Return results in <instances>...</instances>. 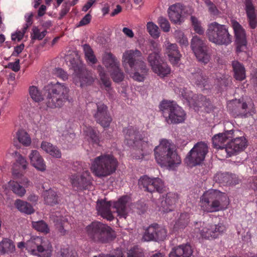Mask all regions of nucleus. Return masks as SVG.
Masks as SVG:
<instances>
[{
    "instance_id": "obj_29",
    "label": "nucleus",
    "mask_w": 257,
    "mask_h": 257,
    "mask_svg": "<svg viewBox=\"0 0 257 257\" xmlns=\"http://www.w3.org/2000/svg\"><path fill=\"white\" fill-rule=\"evenodd\" d=\"M190 79L198 87H204L209 84L208 77L200 69H198L195 72L192 73L190 76Z\"/></svg>"
},
{
    "instance_id": "obj_34",
    "label": "nucleus",
    "mask_w": 257,
    "mask_h": 257,
    "mask_svg": "<svg viewBox=\"0 0 257 257\" xmlns=\"http://www.w3.org/2000/svg\"><path fill=\"white\" fill-rule=\"evenodd\" d=\"M177 200V196L174 193H168L165 199L162 202V211L169 212L174 210Z\"/></svg>"
},
{
    "instance_id": "obj_37",
    "label": "nucleus",
    "mask_w": 257,
    "mask_h": 257,
    "mask_svg": "<svg viewBox=\"0 0 257 257\" xmlns=\"http://www.w3.org/2000/svg\"><path fill=\"white\" fill-rule=\"evenodd\" d=\"M42 149L47 153L56 158H60L61 153L56 146L47 142H43L41 146Z\"/></svg>"
},
{
    "instance_id": "obj_31",
    "label": "nucleus",
    "mask_w": 257,
    "mask_h": 257,
    "mask_svg": "<svg viewBox=\"0 0 257 257\" xmlns=\"http://www.w3.org/2000/svg\"><path fill=\"white\" fill-rule=\"evenodd\" d=\"M31 163L38 170L44 172L46 169V165L40 153L36 150H32L29 155Z\"/></svg>"
},
{
    "instance_id": "obj_8",
    "label": "nucleus",
    "mask_w": 257,
    "mask_h": 257,
    "mask_svg": "<svg viewBox=\"0 0 257 257\" xmlns=\"http://www.w3.org/2000/svg\"><path fill=\"white\" fill-rule=\"evenodd\" d=\"M18 247L20 248L26 247L31 254L38 257H50L51 255V245L50 243L47 245L42 238L38 236L32 238L26 243L19 242Z\"/></svg>"
},
{
    "instance_id": "obj_39",
    "label": "nucleus",
    "mask_w": 257,
    "mask_h": 257,
    "mask_svg": "<svg viewBox=\"0 0 257 257\" xmlns=\"http://www.w3.org/2000/svg\"><path fill=\"white\" fill-rule=\"evenodd\" d=\"M153 72L161 77H164L169 74L171 72V69L166 63L162 61L157 66L153 68Z\"/></svg>"
},
{
    "instance_id": "obj_21",
    "label": "nucleus",
    "mask_w": 257,
    "mask_h": 257,
    "mask_svg": "<svg viewBox=\"0 0 257 257\" xmlns=\"http://www.w3.org/2000/svg\"><path fill=\"white\" fill-rule=\"evenodd\" d=\"M75 73V81L80 83L81 87L90 85L94 82L92 73L85 68H79Z\"/></svg>"
},
{
    "instance_id": "obj_28",
    "label": "nucleus",
    "mask_w": 257,
    "mask_h": 257,
    "mask_svg": "<svg viewBox=\"0 0 257 257\" xmlns=\"http://www.w3.org/2000/svg\"><path fill=\"white\" fill-rule=\"evenodd\" d=\"M192 252L191 246L189 244H182L173 247L169 257H190Z\"/></svg>"
},
{
    "instance_id": "obj_26",
    "label": "nucleus",
    "mask_w": 257,
    "mask_h": 257,
    "mask_svg": "<svg viewBox=\"0 0 257 257\" xmlns=\"http://www.w3.org/2000/svg\"><path fill=\"white\" fill-rule=\"evenodd\" d=\"M130 198L127 195L120 197L117 201L113 202V207L116 209L118 216L120 218H126L127 216V205Z\"/></svg>"
},
{
    "instance_id": "obj_46",
    "label": "nucleus",
    "mask_w": 257,
    "mask_h": 257,
    "mask_svg": "<svg viewBox=\"0 0 257 257\" xmlns=\"http://www.w3.org/2000/svg\"><path fill=\"white\" fill-rule=\"evenodd\" d=\"M161 53H151L149 54L147 60L152 69L163 61Z\"/></svg>"
},
{
    "instance_id": "obj_60",
    "label": "nucleus",
    "mask_w": 257,
    "mask_h": 257,
    "mask_svg": "<svg viewBox=\"0 0 257 257\" xmlns=\"http://www.w3.org/2000/svg\"><path fill=\"white\" fill-rule=\"evenodd\" d=\"M54 74L58 77L63 80H67L68 78V74L62 69L57 68L54 70Z\"/></svg>"
},
{
    "instance_id": "obj_52",
    "label": "nucleus",
    "mask_w": 257,
    "mask_h": 257,
    "mask_svg": "<svg viewBox=\"0 0 257 257\" xmlns=\"http://www.w3.org/2000/svg\"><path fill=\"white\" fill-rule=\"evenodd\" d=\"M245 10L246 13L247 17H256L255 13V8L253 6L251 0L245 1Z\"/></svg>"
},
{
    "instance_id": "obj_56",
    "label": "nucleus",
    "mask_w": 257,
    "mask_h": 257,
    "mask_svg": "<svg viewBox=\"0 0 257 257\" xmlns=\"http://www.w3.org/2000/svg\"><path fill=\"white\" fill-rule=\"evenodd\" d=\"M191 21L194 31L198 34L201 35L204 33V30L201 26L200 22L194 16L191 17Z\"/></svg>"
},
{
    "instance_id": "obj_55",
    "label": "nucleus",
    "mask_w": 257,
    "mask_h": 257,
    "mask_svg": "<svg viewBox=\"0 0 257 257\" xmlns=\"http://www.w3.org/2000/svg\"><path fill=\"white\" fill-rule=\"evenodd\" d=\"M143 249L138 246H134L130 249L127 252V257H144Z\"/></svg>"
},
{
    "instance_id": "obj_41",
    "label": "nucleus",
    "mask_w": 257,
    "mask_h": 257,
    "mask_svg": "<svg viewBox=\"0 0 257 257\" xmlns=\"http://www.w3.org/2000/svg\"><path fill=\"white\" fill-rule=\"evenodd\" d=\"M15 206L21 212L30 214L34 212L32 206L29 203L20 199H17L15 202Z\"/></svg>"
},
{
    "instance_id": "obj_59",
    "label": "nucleus",
    "mask_w": 257,
    "mask_h": 257,
    "mask_svg": "<svg viewBox=\"0 0 257 257\" xmlns=\"http://www.w3.org/2000/svg\"><path fill=\"white\" fill-rule=\"evenodd\" d=\"M99 76L103 85L109 89L111 86V82L109 77L103 71L99 72Z\"/></svg>"
},
{
    "instance_id": "obj_35",
    "label": "nucleus",
    "mask_w": 257,
    "mask_h": 257,
    "mask_svg": "<svg viewBox=\"0 0 257 257\" xmlns=\"http://www.w3.org/2000/svg\"><path fill=\"white\" fill-rule=\"evenodd\" d=\"M139 63L140 66L133 68L136 71L133 74L132 77L135 80L142 82L144 80L149 69L145 62H141Z\"/></svg>"
},
{
    "instance_id": "obj_27",
    "label": "nucleus",
    "mask_w": 257,
    "mask_h": 257,
    "mask_svg": "<svg viewBox=\"0 0 257 257\" xmlns=\"http://www.w3.org/2000/svg\"><path fill=\"white\" fill-rule=\"evenodd\" d=\"M165 52L171 64L176 65L179 63L181 57V54L176 44H172L168 42L166 46Z\"/></svg>"
},
{
    "instance_id": "obj_17",
    "label": "nucleus",
    "mask_w": 257,
    "mask_h": 257,
    "mask_svg": "<svg viewBox=\"0 0 257 257\" xmlns=\"http://www.w3.org/2000/svg\"><path fill=\"white\" fill-rule=\"evenodd\" d=\"M167 236L166 229L159 226L158 224H154L150 225L146 230L143 238L145 241H150L152 240H163Z\"/></svg>"
},
{
    "instance_id": "obj_43",
    "label": "nucleus",
    "mask_w": 257,
    "mask_h": 257,
    "mask_svg": "<svg viewBox=\"0 0 257 257\" xmlns=\"http://www.w3.org/2000/svg\"><path fill=\"white\" fill-rule=\"evenodd\" d=\"M9 184L13 193L17 196L22 197L26 194L25 188L18 182L11 180L9 181Z\"/></svg>"
},
{
    "instance_id": "obj_40",
    "label": "nucleus",
    "mask_w": 257,
    "mask_h": 257,
    "mask_svg": "<svg viewBox=\"0 0 257 257\" xmlns=\"http://www.w3.org/2000/svg\"><path fill=\"white\" fill-rule=\"evenodd\" d=\"M15 249V245L13 241L9 238H4L0 242V253L12 252Z\"/></svg>"
},
{
    "instance_id": "obj_64",
    "label": "nucleus",
    "mask_w": 257,
    "mask_h": 257,
    "mask_svg": "<svg viewBox=\"0 0 257 257\" xmlns=\"http://www.w3.org/2000/svg\"><path fill=\"white\" fill-rule=\"evenodd\" d=\"M26 31H27L26 30H25L23 28L22 32L18 31V32H16V33H15V34H13L12 35V40L16 41V40H17L18 41H21L23 39Z\"/></svg>"
},
{
    "instance_id": "obj_57",
    "label": "nucleus",
    "mask_w": 257,
    "mask_h": 257,
    "mask_svg": "<svg viewBox=\"0 0 257 257\" xmlns=\"http://www.w3.org/2000/svg\"><path fill=\"white\" fill-rule=\"evenodd\" d=\"M158 23L162 30L165 32H168L170 30V25L168 20L163 17L158 18Z\"/></svg>"
},
{
    "instance_id": "obj_5",
    "label": "nucleus",
    "mask_w": 257,
    "mask_h": 257,
    "mask_svg": "<svg viewBox=\"0 0 257 257\" xmlns=\"http://www.w3.org/2000/svg\"><path fill=\"white\" fill-rule=\"evenodd\" d=\"M117 166V160L112 155L104 154L94 159L91 169L96 176L101 178L114 173Z\"/></svg>"
},
{
    "instance_id": "obj_9",
    "label": "nucleus",
    "mask_w": 257,
    "mask_h": 257,
    "mask_svg": "<svg viewBox=\"0 0 257 257\" xmlns=\"http://www.w3.org/2000/svg\"><path fill=\"white\" fill-rule=\"evenodd\" d=\"M191 227L190 231L193 237H197L200 235V237L208 239L216 238L226 230V226L222 223L208 224L203 227L201 222H194Z\"/></svg>"
},
{
    "instance_id": "obj_58",
    "label": "nucleus",
    "mask_w": 257,
    "mask_h": 257,
    "mask_svg": "<svg viewBox=\"0 0 257 257\" xmlns=\"http://www.w3.org/2000/svg\"><path fill=\"white\" fill-rule=\"evenodd\" d=\"M205 3L208 7L209 12L211 15H217L219 14V11L216 6L210 0H205Z\"/></svg>"
},
{
    "instance_id": "obj_22",
    "label": "nucleus",
    "mask_w": 257,
    "mask_h": 257,
    "mask_svg": "<svg viewBox=\"0 0 257 257\" xmlns=\"http://www.w3.org/2000/svg\"><path fill=\"white\" fill-rule=\"evenodd\" d=\"M112 205L110 201L104 199H98L96 202V210L98 214L104 218L111 221L113 219V216L110 210Z\"/></svg>"
},
{
    "instance_id": "obj_61",
    "label": "nucleus",
    "mask_w": 257,
    "mask_h": 257,
    "mask_svg": "<svg viewBox=\"0 0 257 257\" xmlns=\"http://www.w3.org/2000/svg\"><path fill=\"white\" fill-rule=\"evenodd\" d=\"M70 9V7L69 5L68 2L64 3L62 6L61 10L59 13V19L61 20L63 18V17L66 15V14L69 12Z\"/></svg>"
},
{
    "instance_id": "obj_13",
    "label": "nucleus",
    "mask_w": 257,
    "mask_h": 257,
    "mask_svg": "<svg viewBox=\"0 0 257 257\" xmlns=\"http://www.w3.org/2000/svg\"><path fill=\"white\" fill-rule=\"evenodd\" d=\"M135 133V130H127L125 138L127 141L128 144H130L131 145H132V144H136V143H138V144H140L142 147H144V149L142 148L141 150L142 152L140 154H133V158L136 159H143L145 156H147L152 152L153 146L152 144H149L148 142L145 141L143 142L142 140H140L139 142H138L137 138Z\"/></svg>"
},
{
    "instance_id": "obj_1",
    "label": "nucleus",
    "mask_w": 257,
    "mask_h": 257,
    "mask_svg": "<svg viewBox=\"0 0 257 257\" xmlns=\"http://www.w3.org/2000/svg\"><path fill=\"white\" fill-rule=\"evenodd\" d=\"M155 158L161 166L174 169L181 163L180 157L175 150L172 142L166 139H162L154 149Z\"/></svg>"
},
{
    "instance_id": "obj_32",
    "label": "nucleus",
    "mask_w": 257,
    "mask_h": 257,
    "mask_svg": "<svg viewBox=\"0 0 257 257\" xmlns=\"http://www.w3.org/2000/svg\"><path fill=\"white\" fill-rule=\"evenodd\" d=\"M215 178L216 181L224 185H235L238 183V180L236 175L231 173H218Z\"/></svg>"
},
{
    "instance_id": "obj_50",
    "label": "nucleus",
    "mask_w": 257,
    "mask_h": 257,
    "mask_svg": "<svg viewBox=\"0 0 257 257\" xmlns=\"http://www.w3.org/2000/svg\"><path fill=\"white\" fill-rule=\"evenodd\" d=\"M147 29L150 35L154 38H158L160 36L158 27L153 22H148Z\"/></svg>"
},
{
    "instance_id": "obj_25",
    "label": "nucleus",
    "mask_w": 257,
    "mask_h": 257,
    "mask_svg": "<svg viewBox=\"0 0 257 257\" xmlns=\"http://www.w3.org/2000/svg\"><path fill=\"white\" fill-rule=\"evenodd\" d=\"M182 6L178 3L169 7L168 13L170 21L174 24H180L183 22Z\"/></svg>"
},
{
    "instance_id": "obj_36",
    "label": "nucleus",
    "mask_w": 257,
    "mask_h": 257,
    "mask_svg": "<svg viewBox=\"0 0 257 257\" xmlns=\"http://www.w3.org/2000/svg\"><path fill=\"white\" fill-rule=\"evenodd\" d=\"M102 60L103 64L107 69L112 70L119 66V62L111 53H105Z\"/></svg>"
},
{
    "instance_id": "obj_19",
    "label": "nucleus",
    "mask_w": 257,
    "mask_h": 257,
    "mask_svg": "<svg viewBox=\"0 0 257 257\" xmlns=\"http://www.w3.org/2000/svg\"><path fill=\"white\" fill-rule=\"evenodd\" d=\"M231 24L233 29L237 43L236 52H242L246 49V36L242 27L235 20H231Z\"/></svg>"
},
{
    "instance_id": "obj_44",
    "label": "nucleus",
    "mask_w": 257,
    "mask_h": 257,
    "mask_svg": "<svg viewBox=\"0 0 257 257\" xmlns=\"http://www.w3.org/2000/svg\"><path fill=\"white\" fill-rule=\"evenodd\" d=\"M83 48L86 60L89 61L92 64H94L97 62V59L95 57L94 52L88 44L83 45Z\"/></svg>"
},
{
    "instance_id": "obj_45",
    "label": "nucleus",
    "mask_w": 257,
    "mask_h": 257,
    "mask_svg": "<svg viewBox=\"0 0 257 257\" xmlns=\"http://www.w3.org/2000/svg\"><path fill=\"white\" fill-rule=\"evenodd\" d=\"M17 137L19 142L25 146H28L31 143V138L25 130H19Z\"/></svg>"
},
{
    "instance_id": "obj_42",
    "label": "nucleus",
    "mask_w": 257,
    "mask_h": 257,
    "mask_svg": "<svg viewBox=\"0 0 257 257\" xmlns=\"http://www.w3.org/2000/svg\"><path fill=\"white\" fill-rule=\"evenodd\" d=\"M44 200L46 204L54 205L58 202V196L56 192L52 190H46L44 194Z\"/></svg>"
},
{
    "instance_id": "obj_23",
    "label": "nucleus",
    "mask_w": 257,
    "mask_h": 257,
    "mask_svg": "<svg viewBox=\"0 0 257 257\" xmlns=\"http://www.w3.org/2000/svg\"><path fill=\"white\" fill-rule=\"evenodd\" d=\"M234 131V130H230L225 131L224 133L215 135L212 139L213 147L225 151L226 145L224 143L227 140L233 137Z\"/></svg>"
},
{
    "instance_id": "obj_6",
    "label": "nucleus",
    "mask_w": 257,
    "mask_h": 257,
    "mask_svg": "<svg viewBox=\"0 0 257 257\" xmlns=\"http://www.w3.org/2000/svg\"><path fill=\"white\" fill-rule=\"evenodd\" d=\"M159 107L166 122L169 124L183 123L186 118L184 110L174 101L163 100Z\"/></svg>"
},
{
    "instance_id": "obj_18",
    "label": "nucleus",
    "mask_w": 257,
    "mask_h": 257,
    "mask_svg": "<svg viewBox=\"0 0 257 257\" xmlns=\"http://www.w3.org/2000/svg\"><path fill=\"white\" fill-rule=\"evenodd\" d=\"M247 140L244 137H236L227 143L225 152L228 157L236 155L243 151L247 147Z\"/></svg>"
},
{
    "instance_id": "obj_2",
    "label": "nucleus",
    "mask_w": 257,
    "mask_h": 257,
    "mask_svg": "<svg viewBox=\"0 0 257 257\" xmlns=\"http://www.w3.org/2000/svg\"><path fill=\"white\" fill-rule=\"evenodd\" d=\"M229 203V198L225 193L210 189L201 196L199 205L204 212L212 213L226 209Z\"/></svg>"
},
{
    "instance_id": "obj_14",
    "label": "nucleus",
    "mask_w": 257,
    "mask_h": 257,
    "mask_svg": "<svg viewBox=\"0 0 257 257\" xmlns=\"http://www.w3.org/2000/svg\"><path fill=\"white\" fill-rule=\"evenodd\" d=\"M188 102L190 107L196 111L204 110L208 113L213 110V106L210 100L201 94H193Z\"/></svg>"
},
{
    "instance_id": "obj_38",
    "label": "nucleus",
    "mask_w": 257,
    "mask_h": 257,
    "mask_svg": "<svg viewBox=\"0 0 257 257\" xmlns=\"http://www.w3.org/2000/svg\"><path fill=\"white\" fill-rule=\"evenodd\" d=\"M190 221V214L188 213H183L180 216L174 226V229L179 231L184 229L188 224Z\"/></svg>"
},
{
    "instance_id": "obj_15",
    "label": "nucleus",
    "mask_w": 257,
    "mask_h": 257,
    "mask_svg": "<svg viewBox=\"0 0 257 257\" xmlns=\"http://www.w3.org/2000/svg\"><path fill=\"white\" fill-rule=\"evenodd\" d=\"M70 180L73 187L76 190L79 191L88 189L92 184V178L89 170H85L81 174L72 175Z\"/></svg>"
},
{
    "instance_id": "obj_33",
    "label": "nucleus",
    "mask_w": 257,
    "mask_h": 257,
    "mask_svg": "<svg viewBox=\"0 0 257 257\" xmlns=\"http://www.w3.org/2000/svg\"><path fill=\"white\" fill-rule=\"evenodd\" d=\"M231 65L234 78L240 81L244 80L246 78V71L244 65L237 60L232 61Z\"/></svg>"
},
{
    "instance_id": "obj_7",
    "label": "nucleus",
    "mask_w": 257,
    "mask_h": 257,
    "mask_svg": "<svg viewBox=\"0 0 257 257\" xmlns=\"http://www.w3.org/2000/svg\"><path fill=\"white\" fill-rule=\"evenodd\" d=\"M206 35L210 42L219 45H228L232 41L227 27L216 22L208 24Z\"/></svg>"
},
{
    "instance_id": "obj_16",
    "label": "nucleus",
    "mask_w": 257,
    "mask_h": 257,
    "mask_svg": "<svg viewBox=\"0 0 257 257\" xmlns=\"http://www.w3.org/2000/svg\"><path fill=\"white\" fill-rule=\"evenodd\" d=\"M97 109L93 114V117L97 123L103 127H107L112 121L109 114L108 107L103 103H96Z\"/></svg>"
},
{
    "instance_id": "obj_49",
    "label": "nucleus",
    "mask_w": 257,
    "mask_h": 257,
    "mask_svg": "<svg viewBox=\"0 0 257 257\" xmlns=\"http://www.w3.org/2000/svg\"><path fill=\"white\" fill-rule=\"evenodd\" d=\"M111 76L114 82H119L124 78V74L119 68V66L111 70Z\"/></svg>"
},
{
    "instance_id": "obj_54",
    "label": "nucleus",
    "mask_w": 257,
    "mask_h": 257,
    "mask_svg": "<svg viewBox=\"0 0 257 257\" xmlns=\"http://www.w3.org/2000/svg\"><path fill=\"white\" fill-rule=\"evenodd\" d=\"M72 170L76 172L77 174H81L83 173L85 170H88V165L82 162H76L73 164Z\"/></svg>"
},
{
    "instance_id": "obj_12",
    "label": "nucleus",
    "mask_w": 257,
    "mask_h": 257,
    "mask_svg": "<svg viewBox=\"0 0 257 257\" xmlns=\"http://www.w3.org/2000/svg\"><path fill=\"white\" fill-rule=\"evenodd\" d=\"M190 46L198 61L204 64H207L209 62L210 55L208 53L207 46L204 41L198 36L193 37Z\"/></svg>"
},
{
    "instance_id": "obj_11",
    "label": "nucleus",
    "mask_w": 257,
    "mask_h": 257,
    "mask_svg": "<svg viewBox=\"0 0 257 257\" xmlns=\"http://www.w3.org/2000/svg\"><path fill=\"white\" fill-rule=\"evenodd\" d=\"M138 185L144 191L162 193L164 191V184L159 178H150L147 175L142 176L139 180Z\"/></svg>"
},
{
    "instance_id": "obj_20",
    "label": "nucleus",
    "mask_w": 257,
    "mask_h": 257,
    "mask_svg": "<svg viewBox=\"0 0 257 257\" xmlns=\"http://www.w3.org/2000/svg\"><path fill=\"white\" fill-rule=\"evenodd\" d=\"M142 56L141 52L138 49L126 50L122 55V65L124 68H126L128 65L131 69L140 66V62H144L139 60Z\"/></svg>"
},
{
    "instance_id": "obj_47",
    "label": "nucleus",
    "mask_w": 257,
    "mask_h": 257,
    "mask_svg": "<svg viewBox=\"0 0 257 257\" xmlns=\"http://www.w3.org/2000/svg\"><path fill=\"white\" fill-rule=\"evenodd\" d=\"M85 133L88 137L87 139L89 141L98 144L100 138L97 130H86Z\"/></svg>"
},
{
    "instance_id": "obj_63",
    "label": "nucleus",
    "mask_w": 257,
    "mask_h": 257,
    "mask_svg": "<svg viewBox=\"0 0 257 257\" xmlns=\"http://www.w3.org/2000/svg\"><path fill=\"white\" fill-rule=\"evenodd\" d=\"M123 253L121 250H116L114 253L112 254H99L98 255H94L93 257H122Z\"/></svg>"
},
{
    "instance_id": "obj_51",
    "label": "nucleus",
    "mask_w": 257,
    "mask_h": 257,
    "mask_svg": "<svg viewBox=\"0 0 257 257\" xmlns=\"http://www.w3.org/2000/svg\"><path fill=\"white\" fill-rule=\"evenodd\" d=\"M29 93L31 98L36 102H39L43 99L41 93L36 86H31L29 89Z\"/></svg>"
},
{
    "instance_id": "obj_62",
    "label": "nucleus",
    "mask_w": 257,
    "mask_h": 257,
    "mask_svg": "<svg viewBox=\"0 0 257 257\" xmlns=\"http://www.w3.org/2000/svg\"><path fill=\"white\" fill-rule=\"evenodd\" d=\"M91 20V16L90 14H86L77 25V27H81L88 24Z\"/></svg>"
},
{
    "instance_id": "obj_30",
    "label": "nucleus",
    "mask_w": 257,
    "mask_h": 257,
    "mask_svg": "<svg viewBox=\"0 0 257 257\" xmlns=\"http://www.w3.org/2000/svg\"><path fill=\"white\" fill-rule=\"evenodd\" d=\"M247 108V105L246 103L242 102L239 99L233 100L231 102L229 105V108L233 114L236 116L245 117L246 116L245 111Z\"/></svg>"
},
{
    "instance_id": "obj_4",
    "label": "nucleus",
    "mask_w": 257,
    "mask_h": 257,
    "mask_svg": "<svg viewBox=\"0 0 257 257\" xmlns=\"http://www.w3.org/2000/svg\"><path fill=\"white\" fill-rule=\"evenodd\" d=\"M85 231L90 240L96 243H107L115 238L113 229L100 221L92 222L86 227Z\"/></svg>"
},
{
    "instance_id": "obj_24",
    "label": "nucleus",
    "mask_w": 257,
    "mask_h": 257,
    "mask_svg": "<svg viewBox=\"0 0 257 257\" xmlns=\"http://www.w3.org/2000/svg\"><path fill=\"white\" fill-rule=\"evenodd\" d=\"M15 159L16 163L14 165L13 169V175L15 178H21L26 169L28 163L26 159L23 157L19 153L15 151Z\"/></svg>"
},
{
    "instance_id": "obj_3",
    "label": "nucleus",
    "mask_w": 257,
    "mask_h": 257,
    "mask_svg": "<svg viewBox=\"0 0 257 257\" xmlns=\"http://www.w3.org/2000/svg\"><path fill=\"white\" fill-rule=\"evenodd\" d=\"M44 90L48 107H61L69 99V89L64 83H50L45 86Z\"/></svg>"
},
{
    "instance_id": "obj_48",
    "label": "nucleus",
    "mask_w": 257,
    "mask_h": 257,
    "mask_svg": "<svg viewBox=\"0 0 257 257\" xmlns=\"http://www.w3.org/2000/svg\"><path fill=\"white\" fill-rule=\"evenodd\" d=\"M32 226L34 228L40 232L47 233L49 231L48 225L43 220L33 221Z\"/></svg>"
},
{
    "instance_id": "obj_53",
    "label": "nucleus",
    "mask_w": 257,
    "mask_h": 257,
    "mask_svg": "<svg viewBox=\"0 0 257 257\" xmlns=\"http://www.w3.org/2000/svg\"><path fill=\"white\" fill-rule=\"evenodd\" d=\"M47 34V31L45 30L42 32H40L38 27L34 26L32 29V33L31 34V37L32 40H42Z\"/></svg>"
},
{
    "instance_id": "obj_10",
    "label": "nucleus",
    "mask_w": 257,
    "mask_h": 257,
    "mask_svg": "<svg viewBox=\"0 0 257 257\" xmlns=\"http://www.w3.org/2000/svg\"><path fill=\"white\" fill-rule=\"evenodd\" d=\"M208 152V147L206 143L202 142L197 143L187 154L185 159V163L190 167L201 164Z\"/></svg>"
}]
</instances>
